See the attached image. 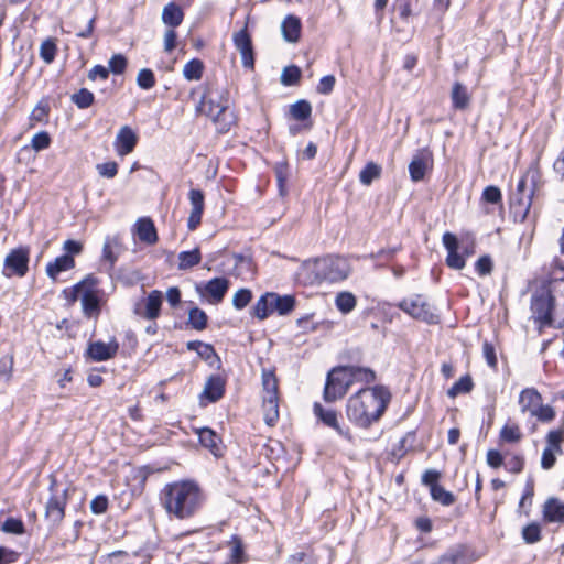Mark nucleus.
Listing matches in <instances>:
<instances>
[{"label": "nucleus", "instance_id": "1", "mask_svg": "<svg viewBox=\"0 0 564 564\" xmlns=\"http://www.w3.org/2000/svg\"><path fill=\"white\" fill-rule=\"evenodd\" d=\"M531 317L539 332L564 328V262L554 258L531 280Z\"/></svg>", "mask_w": 564, "mask_h": 564}, {"label": "nucleus", "instance_id": "2", "mask_svg": "<svg viewBox=\"0 0 564 564\" xmlns=\"http://www.w3.org/2000/svg\"><path fill=\"white\" fill-rule=\"evenodd\" d=\"M391 393L383 386L360 389L346 403V416L356 426L368 429L378 422L387 410Z\"/></svg>", "mask_w": 564, "mask_h": 564}, {"label": "nucleus", "instance_id": "3", "mask_svg": "<svg viewBox=\"0 0 564 564\" xmlns=\"http://www.w3.org/2000/svg\"><path fill=\"white\" fill-rule=\"evenodd\" d=\"M160 500L169 517L187 520L199 512L205 502V495L197 482L180 480L165 485Z\"/></svg>", "mask_w": 564, "mask_h": 564}, {"label": "nucleus", "instance_id": "4", "mask_svg": "<svg viewBox=\"0 0 564 564\" xmlns=\"http://www.w3.org/2000/svg\"><path fill=\"white\" fill-rule=\"evenodd\" d=\"M229 104L228 88L217 82H208L203 87L195 112L210 118L219 133H227L236 122Z\"/></svg>", "mask_w": 564, "mask_h": 564}, {"label": "nucleus", "instance_id": "5", "mask_svg": "<svg viewBox=\"0 0 564 564\" xmlns=\"http://www.w3.org/2000/svg\"><path fill=\"white\" fill-rule=\"evenodd\" d=\"M303 270L312 283H335L346 280L351 268L347 259L339 256H327L305 261Z\"/></svg>", "mask_w": 564, "mask_h": 564}, {"label": "nucleus", "instance_id": "6", "mask_svg": "<svg viewBox=\"0 0 564 564\" xmlns=\"http://www.w3.org/2000/svg\"><path fill=\"white\" fill-rule=\"evenodd\" d=\"M50 498L45 505V519L52 528H57L65 518V509L68 502V488H58L57 479L50 477Z\"/></svg>", "mask_w": 564, "mask_h": 564}, {"label": "nucleus", "instance_id": "7", "mask_svg": "<svg viewBox=\"0 0 564 564\" xmlns=\"http://www.w3.org/2000/svg\"><path fill=\"white\" fill-rule=\"evenodd\" d=\"M351 379L345 366L334 367L328 371L323 391L325 402L332 403L344 398L351 387Z\"/></svg>", "mask_w": 564, "mask_h": 564}, {"label": "nucleus", "instance_id": "8", "mask_svg": "<svg viewBox=\"0 0 564 564\" xmlns=\"http://www.w3.org/2000/svg\"><path fill=\"white\" fill-rule=\"evenodd\" d=\"M398 307L411 317L424 323L431 325L440 323V316L435 313L433 305H431L423 295L415 294L403 299L398 303Z\"/></svg>", "mask_w": 564, "mask_h": 564}, {"label": "nucleus", "instance_id": "9", "mask_svg": "<svg viewBox=\"0 0 564 564\" xmlns=\"http://www.w3.org/2000/svg\"><path fill=\"white\" fill-rule=\"evenodd\" d=\"M30 248L21 246L12 249L4 258L3 275L23 278L29 271Z\"/></svg>", "mask_w": 564, "mask_h": 564}, {"label": "nucleus", "instance_id": "10", "mask_svg": "<svg viewBox=\"0 0 564 564\" xmlns=\"http://www.w3.org/2000/svg\"><path fill=\"white\" fill-rule=\"evenodd\" d=\"M313 412L317 420L325 426L333 429L339 436L344 437L348 442L354 441L350 429L339 423V416L335 410L325 409L322 404L315 402L313 405Z\"/></svg>", "mask_w": 564, "mask_h": 564}, {"label": "nucleus", "instance_id": "11", "mask_svg": "<svg viewBox=\"0 0 564 564\" xmlns=\"http://www.w3.org/2000/svg\"><path fill=\"white\" fill-rule=\"evenodd\" d=\"M163 303V294L159 290L151 291L145 299L134 306V314L149 321L160 316Z\"/></svg>", "mask_w": 564, "mask_h": 564}, {"label": "nucleus", "instance_id": "12", "mask_svg": "<svg viewBox=\"0 0 564 564\" xmlns=\"http://www.w3.org/2000/svg\"><path fill=\"white\" fill-rule=\"evenodd\" d=\"M232 41L236 48L241 55V63L246 68H253L254 66V54L251 37L247 31V28L234 33Z\"/></svg>", "mask_w": 564, "mask_h": 564}, {"label": "nucleus", "instance_id": "13", "mask_svg": "<svg viewBox=\"0 0 564 564\" xmlns=\"http://www.w3.org/2000/svg\"><path fill=\"white\" fill-rule=\"evenodd\" d=\"M98 285L99 284H89L82 294V311L86 318L97 319L100 315V291Z\"/></svg>", "mask_w": 564, "mask_h": 564}, {"label": "nucleus", "instance_id": "14", "mask_svg": "<svg viewBox=\"0 0 564 564\" xmlns=\"http://www.w3.org/2000/svg\"><path fill=\"white\" fill-rule=\"evenodd\" d=\"M188 200L192 208L187 218V228L188 230L193 231L197 229L202 223V217L205 209V195L203 191L192 188L188 192Z\"/></svg>", "mask_w": 564, "mask_h": 564}, {"label": "nucleus", "instance_id": "15", "mask_svg": "<svg viewBox=\"0 0 564 564\" xmlns=\"http://www.w3.org/2000/svg\"><path fill=\"white\" fill-rule=\"evenodd\" d=\"M442 241L447 250L446 264L454 270H462L466 265V259L458 253L459 242L457 237L446 231L442 237Z\"/></svg>", "mask_w": 564, "mask_h": 564}, {"label": "nucleus", "instance_id": "16", "mask_svg": "<svg viewBox=\"0 0 564 564\" xmlns=\"http://www.w3.org/2000/svg\"><path fill=\"white\" fill-rule=\"evenodd\" d=\"M119 350V344L116 338L109 343L101 340L90 343L87 348L88 357L94 361H106L113 358Z\"/></svg>", "mask_w": 564, "mask_h": 564}, {"label": "nucleus", "instance_id": "17", "mask_svg": "<svg viewBox=\"0 0 564 564\" xmlns=\"http://www.w3.org/2000/svg\"><path fill=\"white\" fill-rule=\"evenodd\" d=\"M138 143V135L134 130L129 126H123L119 129L113 145L116 152L120 156L131 153Z\"/></svg>", "mask_w": 564, "mask_h": 564}, {"label": "nucleus", "instance_id": "18", "mask_svg": "<svg viewBox=\"0 0 564 564\" xmlns=\"http://www.w3.org/2000/svg\"><path fill=\"white\" fill-rule=\"evenodd\" d=\"M432 164V153L427 149H422L414 154L409 164L410 177L413 182H420L424 178L429 166Z\"/></svg>", "mask_w": 564, "mask_h": 564}, {"label": "nucleus", "instance_id": "19", "mask_svg": "<svg viewBox=\"0 0 564 564\" xmlns=\"http://www.w3.org/2000/svg\"><path fill=\"white\" fill-rule=\"evenodd\" d=\"M230 282L228 279L214 278L205 284L204 292L207 296H209L210 303L218 304L224 300Z\"/></svg>", "mask_w": 564, "mask_h": 564}, {"label": "nucleus", "instance_id": "20", "mask_svg": "<svg viewBox=\"0 0 564 564\" xmlns=\"http://www.w3.org/2000/svg\"><path fill=\"white\" fill-rule=\"evenodd\" d=\"M529 498V481L527 482L519 501L518 509L511 518L513 527L521 525L522 538L525 543H529V520L522 523V519L529 516V511L525 509V500Z\"/></svg>", "mask_w": 564, "mask_h": 564}, {"label": "nucleus", "instance_id": "21", "mask_svg": "<svg viewBox=\"0 0 564 564\" xmlns=\"http://www.w3.org/2000/svg\"><path fill=\"white\" fill-rule=\"evenodd\" d=\"M224 393L225 380L220 376L214 375L207 379L204 390L200 394V400L203 401V399H206L208 402L214 403L221 399Z\"/></svg>", "mask_w": 564, "mask_h": 564}, {"label": "nucleus", "instance_id": "22", "mask_svg": "<svg viewBox=\"0 0 564 564\" xmlns=\"http://www.w3.org/2000/svg\"><path fill=\"white\" fill-rule=\"evenodd\" d=\"M75 268V259L69 254H62L46 264V275L52 281H57L61 273L69 271Z\"/></svg>", "mask_w": 564, "mask_h": 564}, {"label": "nucleus", "instance_id": "23", "mask_svg": "<svg viewBox=\"0 0 564 564\" xmlns=\"http://www.w3.org/2000/svg\"><path fill=\"white\" fill-rule=\"evenodd\" d=\"M196 433L198 435L199 443L205 448L209 449L213 455L216 457L221 456L223 446L221 438L209 427L197 429Z\"/></svg>", "mask_w": 564, "mask_h": 564}, {"label": "nucleus", "instance_id": "24", "mask_svg": "<svg viewBox=\"0 0 564 564\" xmlns=\"http://www.w3.org/2000/svg\"><path fill=\"white\" fill-rule=\"evenodd\" d=\"M510 215L514 221L523 223L529 215V203H525V194L512 191L509 197Z\"/></svg>", "mask_w": 564, "mask_h": 564}, {"label": "nucleus", "instance_id": "25", "mask_svg": "<svg viewBox=\"0 0 564 564\" xmlns=\"http://www.w3.org/2000/svg\"><path fill=\"white\" fill-rule=\"evenodd\" d=\"M302 23L300 18L289 14L281 23L283 39L289 43H296L301 37Z\"/></svg>", "mask_w": 564, "mask_h": 564}, {"label": "nucleus", "instance_id": "26", "mask_svg": "<svg viewBox=\"0 0 564 564\" xmlns=\"http://www.w3.org/2000/svg\"><path fill=\"white\" fill-rule=\"evenodd\" d=\"M135 234L138 238L148 245H153L158 241V234L154 223L150 218H140L135 223Z\"/></svg>", "mask_w": 564, "mask_h": 564}, {"label": "nucleus", "instance_id": "27", "mask_svg": "<svg viewBox=\"0 0 564 564\" xmlns=\"http://www.w3.org/2000/svg\"><path fill=\"white\" fill-rule=\"evenodd\" d=\"M89 284H99V280L93 275L88 274L85 276L82 281L73 285L72 288H67L63 290V295L67 300V302L72 305L74 304L78 299L82 300V294L84 290H86Z\"/></svg>", "mask_w": 564, "mask_h": 564}, {"label": "nucleus", "instance_id": "28", "mask_svg": "<svg viewBox=\"0 0 564 564\" xmlns=\"http://www.w3.org/2000/svg\"><path fill=\"white\" fill-rule=\"evenodd\" d=\"M543 518L547 522H564V502L550 498L543 506Z\"/></svg>", "mask_w": 564, "mask_h": 564}, {"label": "nucleus", "instance_id": "29", "mask_svg": "<svg viewBox=\"0 0 564 564\" xmlns=\"http://www.w3.org/2000/svg\"><path fill=\"white\" fill-rule=\"evenodd\" d=\"M184 12L175 2L167 3L162 10V21L170 29H175L182 24Z\"/></svg>", "mask_w": 564, "mask_h": 564}, {"label": "nucleus", "instance_id": "30", "mask_svg": "<svg viewBox=\"0 0 564 564\" xmlns=\"http://www.w3.org/2000/svg\"><path fill=\"white\" fill-rule=\"evenodd\" d=\"M120 248L119 236H107L102 246V260L109 263L112 269L118 260V252Z\"/></svg>", "mask_w": 564, "mask_h": 564}, {"label": "nucleus", "instance_id": "31", "mask_svg": "<svg viewBox=\"0 0 564 564\" xmlns=\"http://www.w3.org/2000/svg\"><path fill=\"white\" fill-rule=\"evenodd\" d=\"M264 422L273 426L279 420V397H262Z\"/></svg>", "mask_w": 564, "mask_h": 564}, {"label": "nucleus", "instance_id": "32", "mask_svg": "<svg viewBox=\"0 0 564 564\" xmlns=\"http://www.w3.org/2000/svg\"><path fill=\"white\" fill-rule=\"evenodd\" d=\"M451 99L453 107L455 109L465 110L466 108H468L470 102V96L467 91L466 86H464L459 82L454 83L451 93Z\"/></svg>", "mask_w": 564, "mask_h": 564}, {"label": "nucleus", "instance_id": "33", "mask_svg": "<svg viewBox=\"0 0 564 564\" xmlns=\"http://www.w3.org/2000/svg\"><path fill=\"white\" fill-rule=\"evenodd\" d=\"M433 564H468L466 547L463 545L452 547Z\"/></svg>", "mask_w": 564, "mask_h": 564}, {"label": "nucleus", "instance_id": "34", "mask_svg": "<svg viewBox=\"0 0 564 564\" xmlns=\"http://www.w3.org/2000/svg\"><path fill=\"white\" fill-rule=\"evenodd\" d=\"M295 306V297L293 295H279L272 292V313L279 315H288Z\"/></svg>", "mask_w": 564, "mask_h": 564}, {"label": "nucleus", "instance_id": "35", "mask_svg": "<svg viewBox=\"0 0 564 564\" xmlns=\"http://www.w3.org/2000/svg\"><path fill=\"white\" fill-rule=\"evenodd\" d=\"M272 292L261 295L252 307V315L260 321L268 318L272 314Z\"/></svg>", "mask_w": 564, "mask_h": 564}, {"label": "nucleus", "instance_id": "36", "mask_svg": "<svg viewBox=\"0 0 564 564\" xmlns=\"http://www.w3.org/2000/svg\"><path fill=\"white\" fill-rule=\"evenodd\" d=\"M349 377L351 379V384L355 381L371 383L376 380V373L372 369L366 367H357V366H345Z\"/></svg>", "mask_w": 564, "mask_h": 564}, {"label": "nucleus", "instance_id": "37", "mask_svg": "<svg viewBox=\"0 0 564 564\" xmlns=\"http://www.w3.org/2000/svg\"><path fill=\"white\" fill-rule=\"evenodd\" d=\"M522 433L518 424L513 422H507L499 434L500 443L513 444L518 443L522 438Z\"/></svg>", "mask_w": 564, "mask_h": 564}, {"label": "nucleus", "instance_id": "38", "mask_svg": "<svg viewBox=\"0 0 564 564\" xmlns=\"http://www.w3.org/2000/svg\"><path fill=\"white\" fill-rule=\"evenodd\" d=\"M202 260L199 248H194L191 251H182L178 253V269L188 270L197 265Z\"/></svg>", "mask_w": 564, "mask_h": 564}, {"label": "nucleus", "instance_id": "39", "mask_svg": "<svg viewBox=\"0 0 564 564\" xmlns=\"http://www.w3.org/2000/svg\"><path fill=\"white\" fill-rule=\"evenodd\" d=\"M382 169L375 162H368L359 173V181L362 185L369 186L375 180L381 176Z\"/></svg>", "mask_w": 564, "mask_h": 564}, {"label": "nucleus", "instance_id": "40", "mask_svg": "<svg viewBox=\"0 0 564 564\" xmlns=\"http://www.w3.org/2000/svg\"><path fill=\"white\" fill-rule=\"evenodd\" d=\"M564 441V429L551 430L545 436L546 446L557 455L563 454L562 442Z\"/></svg>", "mask_w": 564, "mask_h": 564}, {"label": "nucleus", "instance_id": "41", "mask_svg": "<svg viewBox=\"0 0 564 564\" xmlns=\"http://www.w3.org/2000/svg\"><path fill=\"white\" fill-rule=\"evenodd\" d=\"M274 174L281 196H285L288 193L286 183L289 180L290 171L286 162H278L274 166Z\"/></svg>", "mask_w": 564, "mask_h": 564}, {"label": "nucleus", "instance_id": "42", "mask_svg": "<svg viewBox=\"0 0 564 564\" xmlns=\"http://www.w3.org/2000/svg\"><path fill=\"white\" fill-rule=\"evenodd\" d=\"M335 304L339 312L348 314L356 307L357 300L350 292H340L336 295Z\"/></svg>", "mask_w": 564, "mask_h": 564}, {"label": "nucleus", "instance_id": "43", "mask_svg": "<svg viewBox=\"0 0 564 564\" xmlns=\"http://www.w3.org/2000/svg\"><path fill=\"white\" fill-rule=\"evenodd\" d=\"M204 64L198 58H193L183 67V76L187 80H199L203 76Z\"/></svg>", "mask_w": 564, "mask_h": 564}, {"label": "nucleus", "instance_id": "44", "mask_svg": "<svg viewBox=\"0 0 564 564\" xmlns=\"http://www.w3.org/2000/svg\"><path fill=\"white\" fill-rule=\"evenodd\" d=\"M290 115L299 121L308 119L312 115V106L307 100L301 99L291 105Z\"/></svg>", "mask_w": 564, "mask_h": 564}, {"label": "nucleus", "instance_id": "45", "mask_svg": "<svg viewBox=\"0 0 564 564\" xmlns=\"http://www.w3.org/2000/svg\"><path fill=\"white\" fill-rule=\"evenodd\" d=\"M208 316L199 307H192L188 312V324L196 330H204L207 327Z\"/></svg>", "mask_w": 564, "mask_h": 564}, {"label": "nucleus", "instance_id": "46", "mask_svg": "<svg viewBox=\"0 0 564 564\" xmlns=\"http://www.w3.org/2000/svg\"><path fill=\"white\" fill-rule=\"evenodd\" d=\"M262 387H263V395L262 397H279L278 393V379L273 371L263 370L262 372Z\"/></svg>", "mask_w": 564, "mask_h": 564}, {"label": "nucleus", "instance_id": "47", "mask_svg": "<svg viewBox=\"0 0 564 564\" xmlns=\"http://www.w3.org/2000/svg\"><path fill=\"white\" fill-rule=\"evenodd\" d=\"M70 100L77 108L87 109L94 104L95 96L87 88H80L77 93L70 96Z\"/></svg>", "mask_w": 564, "mask_h": 564}, {"label": "nucleus", "instance_id": "48", "mask_svg": "<svg viewBox=\"0 0 564 564\" xmlns=\"http://www.w3.org/2000/svg\"><path fill=\"white\" fill-rule=\"evenodd\" d=\"M474 382L469 375L463 376L456 381L452 388L447 391L449 398H455L462 393H468L473 390Z\"/></svg>", "mask_w": 564, "mask_h": 564}, {"label": "nucleus", "instance_id": "49", "mask_svg": "<svg viewBox=\"0 0 564 564\" xmlns=\"http://www.w3.org/2000/svg\"><path fill=\"white\" fill-rule=\"evenodd\" d=\"M230 546V560L234 564H240L245 561L242 540L238 535H232L228 541Z\"/></svg>", "mask_w": 564, "mask_h": 564}, {"label": "nucleus", "instance_id": "50", "mask_svg": "<svg viewBox=\"0 0 564 564\" xmlns=\"http://www.w3.org/2000/svg\"><path fill=\"white\" fill-rule=\"evenodd\" d=\"M431 497L434 501L440 502L442 506H452L455 502V496L447 491L443 486H434L431 488Z\"/></svg>", "mask_w": 564, "mask_h": 564}, {"label": "nucleus", "instance_id": "51", "mask_svg": "<svg viewBox=\"0 0 564 564\" xmlns=\"http://www.w3.org/2000/svg\"><path fill=\"white\" fill-rule=\"evenodd\" d=\"M300 78L301 69L297 66L291 65L283 68L281 74V83L284 86H293L299 83Z\"/></svg>", "mask_w": 564, "mask_h": 564}, {"label": "nucleus", "instance_id": "52", "mask_svg": "<svg viewBox=\"0 0 564 564\" xmlns=\"http://www.w3.org/2000/svg\"><path fill=\"white\" fill-rule=\"evenodd\" d=\"M57 46L52 39L45 40L40 46V56L46 63L51 64L56 56Z\"/></svg>", "mask_w": 564, "mask_h": 564}, {"label": "nucleus", "instance_id": "53", "mask_svg": "<svg viewBox=\"0 0 564 564\" xmlns=\"http://www.w3.org/2000/svg\"><path fill=\"white\" fill-rule=\"evenodd\" d=\"M155 76L150 68H142L137 76V84L141 89L149 90L155 86Z\"/></svg>", "mask_w": 564, "mask_h": 564}, {"label": "nucleus", "instance_id": "54", "mask_svg": "<svg viewBox=\"0 0 564 564\" xmlns=\"http://www.w3.org/2000/svg\"><path fill=\"white\" fill-rule=\"evenodd\" d=\"M13 355H6L0 358V379L8 383L13 372Z\"/></svg>", "mask_w": 564, "mask_h": 564}, {"label": "nucleus", "instance_id": "55", "mask_svg": "<svg viewBox=\"0 0 564 564\" xmlns=\"http://www.w3.org/2000/svg\"><path fill=\"white\" fill-rule=\"evenodd\" d=\"M252 300V292L249 289H239L232 297V305L236 310L245 308Z\"/></svg>", "mask_w": 564, "mask_h": 564}, {"label": "nucleus", "instance_id": "56", "mask_svg": "<svg viewBox=\"0 0 564 564\" xmlns=\"http://www.w3.org/2000/svg\"><path fill=\"white\" fill-rule=\"evenodd\" d=\"M50 144L51 137L46 131L35 133L31 140V147L36 152L47 149Z\"/></svg>", "mask_w": 564, "mask_h": 564}, {"label": "nucleus", "instance_id": "57", "mask_svg": "<svg viewBox=\"0 0 564 564\" xmlns=\"http://www.w3.org/2000/svg\"><path fill=\"white\" fill-rule=\"evenodd\" d=\"M1 530L6 533L12 534H23L24 533V524L22 520L17 518H8L2 523Z\"/></svg>", "mask_w": 564, "mask_h": 564}, {"label": "nucleus", "instance_id": "58", "mask_svg": "<svg viewBox=\"0 0 564 564\" xmlns=\"http://www.w3.org/2000/svg\"><path fill=\"white\" fill-rule=\"evenodd\" d=\"M492 269L494 263L488 254L480 257L475 263V270L480 276L489 275Z\"/></svg>", "mask_w": 564, "mask_h": 564}, {"label": "nucleus", "instance_id": "59", "mask_svg": "<svg viewBox=\"0 0 564 564\" xmlns=\"http://www.w3.org/2000/svg\"><path fill=\"white\" fill-rule=\"evenodd\" d=\"M127 58L122 54H115L109 59V72L116 75L123 74L127 68Z\"/></svg>", "mask_w": 564, "mask_h": 564}, {"label": "nucleus", "instance_id": "60", "mask_svg": "<svg viewBox=\"0 0 564 564\" xmlns=\"http://www.w3.org/2000/svg\"><path fill=\"white\" fill-rule=\"evenodd\" d=\"M108 505V497L106 495H98L90 501V511L94 514H102L107 511Z\"/></svg>", "mask_w": 564, "mask_h": 564}, {"label": "nucleus", "instance_id": "61", "mask_svg": "<svg viewBox=\"0 0 564 564\" xmlns=\"http://www.w3.org/2000/svg\"><path fill=\"white\" fill-rule=\"evenodd\" d=\"M481 197L486 203L490 204H499L502 199L501 191L494 185L487 186L484 189Z\"/></svg>", "mask_w": 564, "mask_h": 564}, {"label": "nucleus", "instance_id": "62", "mask_svg": "<svg viewBox=\"0 0 564 564\" xmlns=\"http://www.w3.org/2000/svg\"><path fill=\"white\" fill-rule=\"evenodd\" d=\"M525 459L521 456H511L510 458L505 459L503 466L510 473L518 474L524 468Z\"/></svg>", "mask_w": 564, "mask_h": 564}, {"label": "nucleus", "instance_id": "63", "mask_svg": "<svg viewBox=\"0 0 564 564\" xmlns=\"http://www.w3.org/2000/svg\"><path fill=\"white\" fill-rule=\"evenodd\" d=\"M335 84H336L335 76L326 75L321 78V80L316 87V90L321 95H329L333 91Z\"/></svg>", "mask_w": 564, "mask_h": 564}, {"label": "nucleus", "instance_id": "64", "mask_svg": "<svg viewBox=\"0 0 564 564\" xmlns=\"http://www.w3.org/2000/svg\"><path fill=\"white\" fill-rule=\"evenodd\" d=\"M100 176L113 178L118 173V164L113 161L97 164L96 166Z\"/></svg>", "mask_w": 564, "mask_h": 564}]
</instances>
